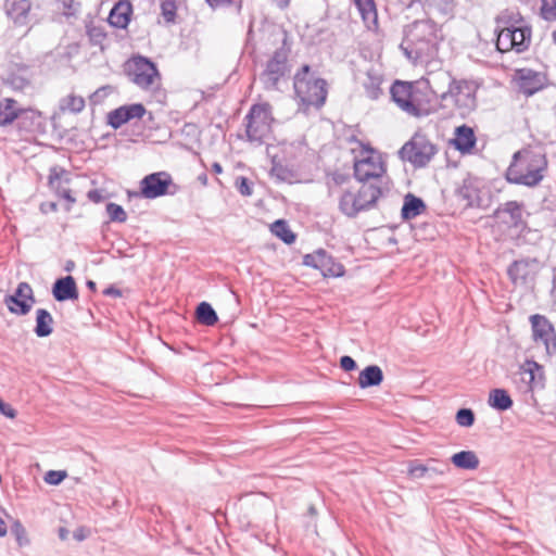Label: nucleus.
<instances>
[{"label":"nucleus","mask_w":556,"mask_h":556,"mask_svg":"<svg viewBox=\"0 0 556 556\" xmlns=\"http://www.w3.org/2000/svg\"><path fill=\"white\" fill-rule=\"evenodd\" d=\"M144 113L146 109L142 104L124 105L109 113V124L116 129L134 118H141Z\"/></svg>","instance_id":"2eb2a0df"},{"label":"nucleus","mask_w":556,"mask_h":556,"mask_svg":"<svg viewBox=\"0 0 556 556\" xmlns=\"http://www.w3.org/2000/svg\"><path fill=\"white\" fill-rule=\"evenodd\" d=\"M66 478L65 471L50 470L45 477V481L49 484L56 485Z\"/></svg>","instance_id":"79ce46f5"},{"label":"nucleus","mask_w":556,"mask_h":556,"mask_svg":"<svg viewBox=\"0 0 556 556\" xmlns=\"http://www.w3.org/2000/svg\"><path fill=\"white\" fill-rule=\"evenodd\" d=\"M66 533H67V531H66L65 529H61V530H60V536H61L62 539H65V538H66Z\"/></svg>","instance_id":"6e6d98bb"},{"label":"nucleus","mask_w":556,"mask_h":556,"mask_svg":"<svg viewBox=\"0 0 556 556\" xmlns=\"http://www.w3.org/2000/svg\"><path fill=\"white\" fill-rule=\"evenodd\" d=\"M199 180H200L203 185H206V182H207V177H206V175L199 176Z\"/></svg>","instance_id":"864d4df0"},{"label":"nucleus","mask_w":556,"mask_h":556,"mask_svg":"<svg viewBox=\"0 0 556 556\" xmlns=\"http://www.w3.org/2000/svg\"><path fill=\"white\" fill-rule=\"evenodd\" d=\"M382 83V78L379 74L374 72L372 70L367 71L366 79L363 85L366 89V93L370 99H377L381 93L380 85Z\"/></svg>","instance_id":"c85d7f7f"},{"label":"nucleus","mask_w":556,"mask_h":556,"mask_svg":"<svg viewBox=\"0 0 556 556\" xmlns=\"http://www.w3.org/2000/svg\"><path fill=\"white\" fill-rule=\"evenodd\" d=\"M130 5L125 2L117 3L109 15V23L117 28H125L129 23Z\"/></svg>","instance_id":"b1692460"},{"label":"nucleus","mask_w":556,"mask_h":556,"mask_svg":"<svg viewBox=\"0 0 556 556\" xmlns=\"http://www.w3.org/2000/svg\"><path fill=\"white\" fill-rule=\"evenodd\" d=\"M506 13H502L497 22L496 47L501 52H507L516 49L518 52L528 48L531 40V29L526 26H516L515 24L506 26Z\"/></svg>","instance_id":"39448f33"},{"label":"nucleus","mask_w":556,"mask_h":556,"mask_svg":"<svg viewBox=\"0 0 556 556\" xmlns=\"http://www.w3.org/2000/svg\"><path fill=\"white\" fill-rule=\"evenodd\" d=\"M533 80H538L536 83H532V79L529 76L521 77V89L523 93L527 96L533 94L536 90L542 87V81L539 75H533Z\"/></svg>","instance_id":"c9c22d12"},{"label":"nucleus","mask_w":556,"mask_h":556,"mask_svg":"<svg viewBox=\"0 0 556 556\" xmlns=\"http://www.w3.org/2000/svg\"><path fill=\"white\" fill-rule=\"evenodd\" d=\"M536 265L527 261H516L508 269L514 283H523L535 276Z\"/></svg>","instance_id":"6ab92c4d"},{"label":"nucleus","mask_w":556,"mask_h":556,"mask_svg":"<svg viewBox=\"0 0 556 556\" xmlns=\"http://www.w3.org/2000/svg\"><path fill=\"white\" fill-rule=\"evenodd\" d=\"M247 137L250 142L261 144L271 134V109L267 103L255 104L247 116Z\"/></svg>","instance_id":"0eeeda50"},{"label":"nucleus","mask_w":556,"mask_h":556,"mask_svg":"<svg viewBox=\"0 0 556 556\" xmlns=\"http://www.w3.org/2000/svg\"><path fill=\"white\" fill-rule=\"evenodd\" d=\"M12 531L15 534L16 540H17L20 545H24V544L28 543L26 530H25V528L22 526V523L20 521H16L13 525Z\"/></svg>","instance_id":"37998d69"},{"label":"nucleus","mask_w":556,"mask_h":556,"mask_svg":"<svg viewBox=\"0 0 556 556\" xmlns=\"http://www.w3.org/2000/svg\"><path fill=\"white\" fill-rule=\"evenodd\" d=\"M173 180L169 174L157 172L146 176L140 181V191L146 199H155L165 195Z\"/></svg>","instance_id":"4468645a"},{"label":"nucleus","mask_w":556,"mask_h":556,"mask_svg":"<svg viewBox=\"0 0 556 556\" xmlns=\"http://www.w3.org/2000/svg\"><path fill=\"white\" fill-rule=\"evenodd\" d=\"M7 15L17 25H25L30 10L29 0H5Z\"/></svg>","instance_id":"f3484780"},{"label":"nucleus","mask_w":556,"mask_h":556,"mask_svg":"<svg viewBox=\"0 0 556 556\" xmlns=\"http://www.w3.org/2000/svg\"><path fill=\"white\" fill-rule=\"evenodd\" d=\"M88 199L94 203H100L102 201H104L105 199V195L103 194V192L101 190H90L88 191Z\"/></svg>","instance_id":"de8ad7c7"},{"label":"nucleus","mask_w":556,"mask_h":556,"mask_svg":"<svg viewBox=\"0 0 556 556\" xmlns=\"http://www.w3.org/2000/svg\"><path fill=\"white\" fill-rule=\"evenodd\" d=\"M49 206L51 207V210L55 208V204L54 203H50Z\"/></svg>","instance_id":"4d7b16f0"},{"label":"nucleus","mask_w":556,"mask_h":556,"mask_svg":"<svg viewBox=\"0 0 556 556\" xmlns=\"http://www.w3.org/2000/svg\"><path fill=\"white\" fill-rule=\"evenodd\" d=\"M454 135L452 142L460 152H469L475 147L476 136L471 127L466 125L456 127Z\"/></svg>","instance_id":"aec40b11"},{"label":"nucleus","mask_w":556,"mask_h":556,"mask_svg":"<svg viewBox=\"0 0 556 556\" xmlns=\"http://www.w3.org/2000/svg\"><path fill=\"white\" fill-rule=\"evenodd\" d=\"M428 467L418 460H412L407 467V475L413 479L422 478L428 472Z\"/></svg>","instance_id":"4c0bfd02"},{"label":"nucleus","mask_w":556,"mask_h":556,"mask_svg":"<svg viewBox=\"0 0 556 556\" xmlns=\"http://www.w3.org/2000/svg\"><path fill=\"white\" fill-rule=\"evenodd\" d=\"M236 187L242 195L249 197L252 194V188L250 186L249 180L245 177L237 178Z\"/></svg>","instance_id":"c03bdc74"},{"label":"nucleus","mask_w":556,"mask_h":556,"mask_svg":"<svg viewBox=\"0 0 556 556\" xmlns=\"http://www.w3.org/2000/svg\"><path fill=\"white\" fill-rule=\"evenodd\" d=\"M286 63L285 59L276 53L267 63L264 72V80L267 87H275L278 80L285 75Z\"/></svg>","instance_id":"dca6fc26"},{"label":"nucleus","mask_w":556,"mask_h":556,"mask_svg":"<svg viewBox=\"0 0 556 556\" xmlns=\"http://www.w3.org/2000/svg\"><path fill=\"white\" fill-rule=\"evenodd\" d=\"M106 293L115 294V295H121V292L118 290H113V289L106 290Z\"/></svg>","instance_id":"5fc2aeb1"},{"label":"nucleus","mask_w":556,"mask_h":556,"mask_svg":"<svg viewBox=\"0 0 556 556\" xmlns=\"http://www.w3.org/2000/svg\"><path fill=\"white\" fill-rule=\"evenodd\" d=\"M447 84V90L442 92L438 99L440 106L448 109L453 114L465 118L477 108V91L479 85L472 79H457L450 74L441 72L433 75V83Z\"/></svg>","instance_id":"7ed1b4c3"},{"label":"nucleus","mask_w":556,"mask_h":556,"mask_svg":"<svg viewBox=\"0 0 556 556\" xmlns=\"http://www.w3.org/2000/svg\"><path fill=\"white\" fill-rule=\"evenodd\" d=\"M432 79L415 83L395 81L391 87V96L396 105L414 117L428 116L437 111V102L432 98L437 93Z\"/></svg>","instance_id":"f257e3e1"},{"label":"nucleus","mask_w":556,"mask_h":556,"mask_svg":"<svg viewBox=\"0 0 556 556\" xmlns=\"http://www.w3.org/2000/svg\"><path fill=\"white\" fill-rule=\"evenodd\" d=\"M553 37H554V40L556 42V31H554Z\"/></svg>","instance_id":"13d9d810"},{"label":"nucleus","mask_w":556,"mask_h":556,"mask_svg":"<svg viewBox=\"0 0 556 556\" xmlns=\"http://www.w3.org/2000/svg\"><path fill=\"white\" fill-rule=\"evenodd\" d=\"M497 216L503 222L517 226L522 219V207L515 201L507 202L498 210Z\"/></svg>","instance_id":"5701e85b"},{"label":"nucleus","mask_w":556,"mask_h":556,"mask_svg":"<svg viewBox=\"0 0 556 556\" xmlns=\"http://www.w3.org/2000/svg\"><path fill=\"white\" fill-rule=\"evenodd\" d=\"M541 13L547 21L556 20V0H542Z\"/></svg>","instance_id":"58836bf2"},{"label":"nucleus","mask_w":556,"mask_h":556,"mask_svg":"<svg viewBox=\"0 0 556 556\" xmlns=\"http://www.w3.org/2000/svg\"><path fill=\"white\" fill-rule=\"evenodd\" d=\"M303 264L318 269L325 278H340L345 274L344 266L328 255L325 250L318 249L303 257Z\"/></svg>","instance_id":"9b49d317"},{"label":"nucleus","mask_w":556,"mask_h":556,"mask_svg":"<svg viewBox=\"0 0 556 556\" xmlns=\"http://www.w3.org/2000/svg\"><path fill=\"white\" fill-rule=\"evenodd\" d=\"M52 292L56 301L76 300L78 298L76 282L72 276L58 279Z\"/></svg>","instance_id":"a211bd4d"},{"label":"nucleus","mask_w":556,"mask_h":556,"mask_svg":"<svg viewBox=\"0 0 556 556\" xmlns=\"http://www.w3.org/2000/svg\"><path fill=\"white\" fill-rule=\"evenodd\" d=\"M197 319L200 324L205 326H213L218 321V317L211 306L206 302H202L197 307Z\"/></svg>","instance_id":"7c9ffc66"},{"label":"nucleus","mask_w":556,"mask_h":556,"mask_svg":"<svg viewBox=\"0 0 556 556\" xmlns=\"http://www.w3.org/2000/svg\"><path fill=\"white\" fill-rule=\"evenodd\" d=\"M0 412L9 418H14L16 416L15 409L2 400H0Z\"/></svg>","instance_id":"49530a36"},{"label":"nucleus","mask_w":556,"mask_h":556,"mask_svg":"<svg viewBox=\"0 0 556 556\" xmlns=\"http://www.w3.org/2000/svg\"><path fill=\"white\" fill-rule=\"evenodd\" d=\"M270 231L285 243H293L296 239L295 233L290 229L288 223L283 219H278L273 223L270 225Z\"/></svg>","instance_id":"c756f323"},{"label":"nucleus","mask_w":556,"mask_h":556,"mask_svg":"<svg viewBox=\"0 0 556 556\" xmlns=\"http://www.w3.org/2000/svg\"><path fill=\"white\" fill-rule=\"evenodd\" d=\"M49 184L51 185L52 188H56L58 192L60 193V195H62L64 199H66L70 203H74L75 202V199L72 197L71 191L68 189L62 188L60 186L61 177L58 174L52 173L50 175Z\"/></svg>","instance_id":"e433bc0d"},{"label":"nucleus","mask_w":556,"mask_h":556,"mask_svg":"<svg viewBox=\"0 0 556 556\" xmlns=\"http://www.w3.org/2000/svg\"><path fill=\"white\" fill-rule=\"evenodd\" d=\"M384 172L382 155L371 148H362L354 161V173L358 181L380 178Z\"/></svg>","instance_id":"6e6552de"},{"label":"nucleus","mask_w":556,"mask_h":556,"mask_svg":"<svg viewBox=\"0 0 556 556\" xmlns=\"http://www.w3.org/2000/svg\"><path fill=\"white\" fill-rule=\"evenodd\" d=\"M7 534V523L5 521L0 517V538L4 536Z\"/></svg>","instance_id":"3c124183"},{"label":"nucleus","mask_w":556,"mask_h":556,"mask_svg":"<svg viewBox=\"0 0 556 556\" xmlns=\"http://www.w3.org/2000/svg\"><path fill=\"white\" fill-rule=\"evenodd\" d=\"M106 213L111 222L124 223L127 219L125 210L116 203H108Z\"/></svg>","instance_id":"f704fd0d"},{"label":"nucleus","mask_w":556,"mask_h":556,"mask_svg":"<svg viewBox=\"0 0 556 556\" xmlns=\"http://www.w3.org/2000/svg\"><path fill=\"white\" fill-rule=\"evenodd\" d=\"M354 2L365 22L376 21L377 12L374 0H354Z\"/></svg>","instance_id":"72a5a7b5"},{"label":"nucleus","mask_w":556,"mask_h":556,"mask_svg":"<svg viewBox=\"0 0 556 556\" xmlns=\"http://www.w3.org/2000/svg\"><path fill=\"white\" fill-rule=\"evenodd\" d=\"M162 15L166 22H173L176 13V5L173 0H162L161 2Z\"/></svg>","instance_id":"a19ab883"},{"label":"nucleus","mask_w":556,"mask_h":556,"mask_svg":"<svg viewBox=\"0 0 556 556\" xmlns=\"http://www.w3.org/2000/svg\"><path fill=\"white\" fill-rule=\"evenodd\" d=\"M53 331V317L45 308L36 311V327L35 332L38 337H48Z\"/></svg>","instance_id":"a878e982"},{"label":"nucleus","mask_w":556,"mask_h":556,"mask_svg":"<svg viewBox=\"0 0 556 556\" xmlns=\"http://www.w3.org/2000/svg\"><path fill=\"white\" fill-rule=\"evenodd\" d=\"M532 339L536 344H543L547 355L556 351V331L553 324L543 315L530 316Z\"/></svg>","instance_id":"f8f14e48"},{"label":"nucleus","mask_w":556,"mask_h":556,"mask_svg":"<svg viewBox=\"0 0 556 556\" xmlns=\"http://www.w3.org/2000/svg\"><path fill=\"white\" fill-rule=\"evenodd\" d=\"M212 168L216 174H220L223 172L222 165L217 162L212 165Z\"/></svg>","instance_id":"603ef678"},{"label":"nucleus","mask_w":556,"mask_h":556,"mask_svg":"<svg viewBox=\"0 0 556 556\" xmlns=\"http://www.w3.org/2000/svg\"><path fill=\"white\" fill-rule=\"evenodd\" d=\"M437 153L435 147L424 135L416 134L400 150L402 160L408 161L415 167L426 166Z\"/></svg>","instance_id":"1a4fd4ad"},{"label":"nucleus","mask_w":556,"mask_h":556,"mask_svg":"<svg viewBox=\"0 0 556 556\" xmlns=\"http://www.w3.org/2000/svg\"><path fill=\"white\" fill-rule=\"evenodd\" d=\"M456 421L462 427H470L475 421V415L471 409L462 408L456 414Z\"/></svg>","instance_id":"ea45409f"},{"label":"nucleus","mask_w":556,"mask_h":556,"mask_svg":"<svg viewBox=\"0 0 556 556\" xmlns=\"http://www.w3.org/2000/svg\"><path fill=\"white\" fill-rule=\"evenodd\" d=\"M21 109L16 101L12 99H3L0 101V126H5L13 123Z\"/></svg>","instance_id":"bb28decb"},{"label":"nucleus","mask_w":556,"mask_h":556,"mask_svg":"<svg viewBox=\"0 0 556 556\" xmlns=\"http://www.w3.org/2000/svg\"><path fill=\"white\" fill-rule=\"evenodd\" d=\"M35 302L34 290L27 282L18 283L15 292L4 298V304L9 312L17 316L27 315Z\"/></svg>","instance_id":"ddd939ff"},{"label":"nucleus","mask_w":556,"mask_h":556,"mask_svg":"<svg viewBox=\"0 0 556 556\" xmlns=\"http://www.w3.org/2000/svg\"><path fill=\"white\" fill-rule=\"evenodd\" d=\"M293 85L295 94L303 104L316 108L325 104L328 94L327 81L314 77L309 65H303L295 74Z\"/></svg>","instance_id":"20e7f679"},{"label":"nucleus","mask_w":556,"mask_h":556,"mask_svg":"<svg viewBox=\"0 0 556 556\" xmlns=\"http://www.w3.org/2000/svg\"><path fill=\"white\" fill-rule=\"evenodd\" d=\"M329 190L338 200L339 210L350 217L372 207L381 195V190L377 186L353 181L340 175L333 178V185Z\"/></svg>","instance_id":"f03ea898"},{"label":"nucleus","mask_w":556,"mask_h":556,"mask_svg":"<svg viewBox=\"0 0 556 556\" xmlns=\"http://www.w3.org/2000/svg\"><path fill=\"white\" fill-rule=\"evenodd\" d=\"M214 9L231 4L233 0H205Z\"/></svg>","instance_id":"09e8293b"},{"label":"nucleus","mask_w":556,"mask_h":556,"mask_svg":"<svg viewBox=\"0 0 556 556\" xmlns=\"http://www.w3.org/2000/svg\"><path fill=\"white\" fill-rule=\"evenodd\" d=\"M85 99L81 96L70 93L62 98L59 103L60 111L73 114L80 113L85 109Z\"/></svg>","instance_id":"cd10ccee"},{"label":"nucleus","mask_w":556,"mask_h":556,"mask_svg":"<svg viewBox=\"0 0 556 556\" xmlns=\"http://www.w3.org/2000/svg\"><path fill=\"white\" fill-rule=\"evenodd\" d=\"M88 535V531L86 528L81 527V528H78L77 530H75L74 532V538L77 540V541H83L87 538Z\"/></svg>","instance_id":"8fccbe9b"},{"label":"nucleus","mask_w":556,"mask_h":556,"mask_svg":"<svg viewBox=\"0 0 556 556\" xmlns=\"http://www.w3.org/2000/svg\"><path fill=\"white\" fill-rule=\"evenodd\" d=\"M489 404L492 407L505 410L513 405V401L505 390L495 389L490 393Z\"/></svg>","instance_id":"2f4dec72"},{"label":"nucleus","mask_w":556,"mask_h":556,"mask_svg":"<svg viewBox=\"0 0 556 556\" xmlns=\"http://www.w3.org/2000/svg\"><path fill=\"white\" fill-rule=\"evenodd\" d=\"M453 465L459 469L475 470L479 467L480 460L472 451H462L451 457Z\"/></svg>","instance_id":"393cba45"},{"label":"nucleus","mask_w":556,"mask_h":556,"mask_svg":"<svg viewBox=\"0 0 556 556\" xmlns=\"http://www.w3.org/2000/svg\"><path fill=\"white\" fill-rule=\"evenodd\" d=\"M546 167L545 156L540 153L515 154V163L510 166V172H518L516 181L527 186L538 185L542 178V172Z\"/></svg>","instance_id":"423d86ee"},{"label":"nucleus","mask_w":556,"mask_h":556,"mask_svg":"<svg viewBox=\"0 0 556 556\" xmlns=\"http://www.w3.org/2000/svg\"><path fill=\"white\" fill-rule=\"evenodd\" d=\"M520 374L528 375V384L529 389L533 390L538 386H542L544 381V370L543 366L538 364L535 361L527 359L520 366Z\"/></svg>","instance_id":"412c9836"},{"label":"nucleus","mask_w":556,"mask_h":556,"mask_svg":"<svg viewBox=\"0 0 556 556\" xmlns=\"http://www.w3.org/2000/svg\"><path fill=\"white\" fill-rule=\"evenodd\" d=\"M424 207V203L420 199L407 194L404 200V205L402 207V215L404 218H413L416 217Z\"/></svg>","instance_id":"473e14b6"},{"label":"nucleus","mask_w":556,"mask_h":556,"mask_svg":"<svg viewBox=\"0 0 556 556\" xmlns=\"http://www.w3.org/2000/svg\"><path fill=\"white\" fill-rule=\"evenodd\" d=\"M383 380V372L377 365H370L364 368L358 376V386L362 389L379 386Z\"/></svg>","instance_id":"4be33fe9"},{"label":"nucleus","mask_w":556,"mask_h":556,"mask_svg":"<svg viewBox=\"0 0 556 556\" xmlns=\"http://www.w3.org/2000/svg\"><path fill=\"white\" fill-rule=\"evenodd\" d=\"M340 366L345 371H351L356 368V363L351 356H342L340 359Z\"/></svg>","instance_id":"a18cd8bd"},{"label":"nucleus","mask_w":556,"mask_h":556,"mask_svg":"<svg viewBox=\"0 0 556 556\" xmlns=\"http://www.w3.org/2000/svg\"><path fill=\"white\" fill-rule=\"evenodd\" d=\"M127 72L131 80L142 89L156 85L159 73L155 65L146 58L137 56L127 63Z\"/></svg>","instance_id":"9d476101"}]
</instances>
